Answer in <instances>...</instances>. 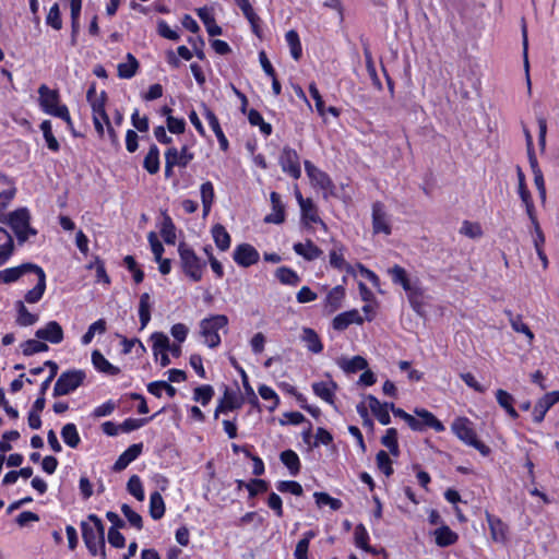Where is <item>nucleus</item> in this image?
Listing matches in <instances>:
<instances>
[{"label":"nucleus","mask_w":559,"mask_h":559,"mask_svg":"<svg viewBox=\"0 0 559 559\" xmlns=\"http://www.w3.org/2000/svg\"><path fill=\"white\" fill-rule=\"evenodd\" d=\"M472 425L471 420L466 417H459L452 423L451 429L461 441L475 448L481 455H489L491 452L490 448L477 439Z\"/></svg>","instance_id":"7ed1b4c3"},{"label":"nucleus","mask_w":559,"mask_h":559,"mask_svg":"<svg viewBox=\"0 0 559 559\" xmlns=\"http://www.w3.org/2000/svg\"><path fill=\"white\" fill-rule=\"evenodd\" d=\"M276 278L284 285L297 286L300 283L299 275L287 266H281L275 272Z\"/></svg>","instance_id":"de8ad7c7"},{"label":"nucleus","mask_w":559,"mask_h":559,"mask_svg":"<svg viewBox=\"0 0 559 559\" xmlns=\"http://www.w3.org/2000/svg\"><path fill=\"white\" fill-rule=\"evenodd\" d=\"M276 488L280 492H289L294 496H301L304 493L302 486L295 480H281L277 483Z\"/></svg>","instance_id":"338daca9"},{"label":"nucleus","mask_w":559,"mask_h":559,"mask_svg":"<svg viewBox=\"0 0 559 559\" xmlns=\"http://www.w3.org/2000/svg\"><path fill=\"white\" fill-rule=\"evenodd\" d=\"M86 378V373L81 369L63 371L57 379L53 386V396L68 395L81 386Z\"/></svg>","instance_id":"423d86ee"},{"label":"nucleus","mask_w":559,"mask_h":559,"mask_svg":"<svg viewBox=\"0 0 559 559\" xmlns=\"http://www.w3.org/2000/svg\"><path fill=\"white\" fill-rule=\"evenodd\" d=\"M282 463L288 468L290 475L296 476L300 472V460L295 451L285 450L280 454Z\"/></svg>","instance_id":"58836bf2"},{"label":"nucleus","mask_w":559,"mask_h":559,"mask_svg":"<svg viewBox=\"0 0 559 559\" xmlns=\"http://www.w3.org/2000/svg\"><path fill=\"white\" fill-rule=\"evenodd\" d=\"M338 366L346 373H355L357 371L367 369L368 362L362 356L357 355L350 359L342 358L341 360H338Z\"/></svg>","instance_id":"f704fd0d"},{"label":"nucleus","mask_w":559,"mask_h":559,"mask_svg":"<svg viewBox=\"0 0 559 559\" xmlns=\"http://www.w3.org/2000/svg\"><path fill=\"white\" fill-rule=\"evenodd\" d=\"M139 317L141 322V329H144L151 320V305L148 293H143L140 296Z\"/></svg>","instance_id":"8fccbe9b"},{"label":"nucleus","mask_w":559,"mask_h":559,"mask_svg":"<svg viewBox=\"0 0 559 559\" xmlns=\"http://www.w3.org/2000/svg\"><path fill=\"white\" fill-rule=\"evenodd\" d=\"M344 246H335L330 251V265L336 270L343 271L345 270L347 273H353V267L348 264L344 259Z\"/></svg>","instance_id":"c85d7f7f"},{"label":"nucleus","mask_w":559,"mask_h":559,"mask_svg":"<svg viewBox=\"0 0 559 559\" xmlns=\"http://www.w3.org/2000/svg\"><path fill=\"white\" fill-rule=\"evenodd\" d=\"M35 336L51 344H59L63 341L64 333L62 326L57 321H49L45 328L38 329L35 332Z\"/></svg>","instance_id":"ddd939ff"},{"label":"nucleus","mask_w":559,"mask_h":559,"mask_svg":"<svg viewBox=\"0 0 559 559\" xmlns=\"http://www.w3.org/2000/svg\"><path fill=\"white\" fill-rule=\"evenodd\" d=\"M301 340L306 343V346L309 352L313 354H319L323 349L322 342L318 335V333L311 328H304Z\"/></svg>","instance_id":"7c9ffc66"},{"label":"nucleus","mask_w":559,"mask_h":559,"mask_svg":"<svg viewBox=\"0 0 559 559\" xmlns=\"http://www.w3.org/2000/svg\"><path fill=\"white\" fill-rule=\"evenodd\" d=\"M128 491L139 501L144 500V490L141 479L138 475H132L127 484Z\"/></svg>","instance_id":"69168bd1"},{"label":"nucleus","mask_w":559,"mask_h":559,"mask_svg":"<svg viewBox=\"0 0 559 559\" xmlns=\"http://www.w3.org/2000/svg\"><path fill=\"white\" fill-rule=\"evenodd\" d=\"M393 415L395 417H399L406 421V424L409 426V428L414 431H423V425L416 417L412 416L411 414L406 413L404 409L396 407L393 408Z\"/></svg>","instance_id":"680f3d73"},{"label":"nucleus","mask_w":559,"mask_h":559,"mask_svg":"<svg viewBox=\"0 0 559 559\" xmlns=\"http://www.w3.org/2000/svg\"><path fill=\"white\" fill-rule=\"evenodd\" d=\"M121 512L127 518L130 525H132L133 527H135L139 531L143 528L142 516L139 513H136L129 504L123 503L121 506Z\"/></svg>","instance_id":"0e129e2a"},{"label":"nucleus","mask_w":559,"mask_h":559,"mask_svg":"<svg viewBox=\"0 0 559 559\" xmlns=\"http://www.w3.org/2000/svg\"><path fill=\"white\" fill-rule=\"evenodd\" d=\"M408 301L416 313L424 316V290L417 284L412 290L407 293Z\"/></svg>","instance_id":"79ce46f5"},{"label":"nucleus","mask_w":559,"mask_h":559,"mask_svg":"<svg viewBox=\"0 0 559 559\" xmlns=\"http://www.w3.org/2000/svg\"><path fill=\"white\" fill-rule=\"evenodd\" d=\"M559 402V391H552L543 395L535 404L533 411V420L540 424L546 413Z\"/></svg>","instance_id":"9b49d317"},{"label":"nucleus","mask_w":559,"mask_h":559,"mask_svg":"<svg viewBox=\"0 0 559 559\" xmlns=\"http://www.w3.org/2000/svg\"><path fill=\"white\" fill-rule=\"evenodd\" d=\"M151 340L153 341V350L155 357H157L158 352H166L169 348V338L166 334L162 332H155L151 335Z\"/></svg>","instance_id":"774afa93"},{"label":"nucleus","mask_w":559,"mask_h":559,"mask_svg":"<svg viewBox=\"0 0 559 559\" xmlns=\"http://www.w3.org/2000/svg\"><path fill=\"white\" fill-rule=\"evenodd\" d=\"M313 393L325 401L326 403L334 405L335 400V391L337 390V384L334 381L330 382H314L312 383Z\"/></svg>","instance_id":"4be33fe9"},{"label":"nucleus","mask_w":559,"mask_h":559,"mask_svg":"<svg viewBox=\"0 0 559 559\" xmlns=\"http://www.w3.org/2000/svg\"><path fill=\"white\" fill-rule=\"evenodd\" d=\"M294 251L307 261H313L320 258L323 251L308 239L306 243L297 242L294 245Z\"/></svg>","instance_id":"5701e85b"},{"label":"nucleus","mask_w":559,"mask_h":559,"mask_svg":"<svg viewBox=\"0 0 559 559\" xmlns=\"http://www.w3.org/2000/svg\"><path fill=\"white\" fill-rule=\"evenodd\" d=\"M504 313L507 314L512 329L515 332L523 333L528 338V343L532 344L534 340V333L528 328V325L523 322L522 316H514L511 310H506Z\"/></svg>","instance_id":"473e14b6"},{"label":"nucleus","mask_w":559,"mask_h":559,"mask_svg":"<svg viewBox=\"0 0 559 559\" xmlns=\"http://www.w3.org/2000/svg\"><path fill=\"white\" fill-rule=\"evenodd\" d=\"M313 497L316 499V503L319 507L330 506V508L332 510L336 511V510H340L343 506V503L340 499L333 498L326 492L317 491L313 493Z\"/></svg>","instance_id":"4d7b16f0"},{"label":"nucleus","mask_w":559,"mask_h":559,"mask_svg":"<svg viewBox=\"0 0 559 559\" xmlns=\"http://www.w3.org/2000/svg\"><path fill=\"white\" fill-rule=\"evenodd\" d=\"M211 11H213V9L205 5L202 8H198L195 10V13L205 25L210 36H219L223 34V29L219 25L216 24L215 19Z\"/></svg>","instance_id":"412c9836"},{"label":"nucleus","mask_w":559,"mask_h":559,"mask_svg":"<svg viewBox=\"0 0 559 559\" xmlns=\"http://www.w3.org/2000/svg\"><path fill=\"white\" fill-rule=\"evenodd\" d=\"M214 395V389L210 384L200 385L193 391V400L203 406L207 405Z\"/></svg>","instance_id":"bf43d9fd"},{"label":"nucleus","mask_w":559,"mask_h":559,"mask_svg":"<svg viewBox=\"0 0 559 559\" xmlns=\"http://www.w3.org/2000/svg\"><path fill=\"white\" fill-rule=\"evenodd\" d=\"M164 408H162L159 412L154 414L153 416L148 418H127L122 424L119 425V428L123 432H131L133 430H136L141 428L142 426L146 425L151 419H153L156 415L162 413Z\"/></svg>","instance_id":"5fc2aeb1"},{"label":"nucleus","mask_w":559,"mask_h":559,"mask_svg":"<svg viewBox=\"0 0 559 559\" xmlns=\"http://www.w3.org/2000/svg\"><path fill=\"white\" fill-rule=\"evenodd\" d=\"M345 296V289L343 286L338 285L333 287L325 298L326 307L330 308V312L336 311L342 306V300Z\"/></svg>","instance_id":"37998d69"},{"label":"nucleus","mask_w":559,"mask_h":559,"mask_svg":"<svg viewBox=\"0 0 559 559\" xmlns=\"http://www.w3.org/2000/svg\"><path fill=\"white\" fill-rule=\"evenodd\" d=\"M371 413L376 416L380 424L386 426L391 423L389 414V403H380V401L372 394L367 396Z\"/></svg>","instance_id":"aec40b11"},{"label":"nucleus","mask_w":559,"mask_h":559,"mask_svg":"<svg viewBox=\"0 0 559 559\" xmlns=\"http://www.w3.org/2000/svg\"><path fill=\"white\" fill-rule=\"evenodd\" d=\"M33 273L37 275V284L25 294V301L28 304L38 302L46 289V274L44 270L37 265Z\"/></svg>","instance_id":"6ab92c4d"},{"label":"nucleus","mask_w":559,"mask_h":559,"mask_svg":"<svg viewBox=\"0 0 559 559\" xmlns=\"http://www.w3.org/2000/svg\"><path fill=\"white\" fill-rule=\"evenodd\" d=\"M433 535L436 537V544L439 547L452 546L459 539V535L455 532H453L448 525H441L433 532Z\"/></svg>","instance_id":"bb28decb"},{"label":"nucleus","mask_w":559,"mask_h":559,"mask_svg":"<svg viewBox=\"0 0 559 559\" xmlns=\"http://www.w3.org/2000/svg\"><path fill=\"white\" fill-rule=\"evenodd\" d=\"M296 198L301 209L302 221L323 224L322 219L318 216L317 213H312L311 215L308 214V209L313 210V203L311 199L305 200L298 190L296 191Z\"/></svg>","instance_id":"c03bdc74"},{"label":"nucleus","mask_w":559,"mask_h":559,"mask_svg":"<svg viewBox=\"0 0 559 559\" xmlns=\"http://www.w3.org/2000/svg\"><path fill=\"white\" fill-rule=\"evenodd\" d=\"M167 151H175L176 166L187 167L188 164L194 158V154L189 151L187 145H183L180 151L176 147H169Z\"/></svg>","instance_id":"052dcab7"},{"label":"nucleus","mask_w":559,"mask_h":559,"mask_svg":"<svg viewBox=\"0 0 559 559\" xmlns=\"http://www.w3.org/2000/svg\"><path fill=\"white\" fill-rule=\"evenodd\" d=\"M233 259L239 266L249 267L259 262L260 254L252 245L243 242L235 248Z\"/></svg>","instance_id":"6e6552de"},{"label":"nucleus","mask_w":559,"mask_h":559,"mask_svg":"<svg viewBox=\"0 0 559 559\" xmlns=\"http://www.w3.org/2000/svg\"><path fill=\"white\" fill-rule=\"evenodd\" d=\"M165 502L158 491H154L150 497V515L153 520H159L165 514Z\"/></svg>","instance_id":"a19ab883"},{"label":"nucleus","mask_w":559,"mask_h":559,"mask_svg":"<svg viewBox=\"0 0 559 559\" xmlns=\"http://www.w3.org/2000/svg\"><path fill=\"white\" fill-rule=\"evenodd\" d=\"M228 318L225 314H214L201 320L200 333L205 338V344L210 348H215L221 344L218 330L227 326Z\"/></svg>","instance_id":"20e7f679"},{"label":"nucleus","mask_w":559,"mask_h":559,"mask_svg":"<svg viewBox=\"0 0 559 559\" xmlns=\"http://www.w3.org/2000/svg\"><path fill=\"white\" fill-rule=\"evenodd\" d=\"M20 346L24 356H32L37 353L47 352L49 349L45 342H40L38 340H27Z\"/></svg>","instance_id":"864d4df0"},{"label":"nucleus","mask_w":559,"mask_h":559,"mask_svg":"<svg viewBox=\"0 0 559 559\" xmlns=\"http://www.w3.org/2000/svg\"><path fill=\"white\" fill-rule=\"evenodd\" d=\"M241 405L242 402L238 399L237 394L226 386L223 399L219 401V404L214 412V418H218L221 413L238 409Z\"/></svg>","instance_id":"f3484780"},{"label":"nucleus","mask_w":559,"mask_h":559,"mask_svg":"<svg viewBox=\"0 0 559 559\" xmlns=\"http://www.w3.org/2000/svg\"><path fill=\"white\" fill-rule=\"evenodd\" d=\"M389 273L392 276L393 283L401 285L406 293L408 290H412V288L417 285V283L411 282L405 269L397 264H395L393 267L389 269Z\"/></svg>","instance_id":"2f4dec72"},{"label":"nucleus","mask_w":559,"mask_h":559,"mask_svg":"<svg viewBox=\"0 0 559 559\" xmlns=\"http://www.w3.org/2000/svg\"><path fill=\"white\" fill-rule=\"evenodd\" d=\"M31 223V214L26 207L16 209L10 212V227L13 231L25 229Z\"/></svg>","instance_id":"a878e982"},{"label":"nucleus","mask_w":559,"mask_h":559,"mask_svg":"<svg viewBox=\"0 0 559 559\" xmlns=\"http://www.w3.org/2000/svg\"><path fill=\"white\" fill-rule=\"evenodd\" d=\"M39 105L41 109L51 116L64 120L69 128H72V120L66 105L59 104V93L56 90H50L47 85L43 84L38 88Z\"/></svg>","instance_id":"f257e3e1"},{"label":"nucleus","mask_w":559,"mask_h":559,"mask_svg":"<svg viewBox=\"0 0 559 559\" xmlns=\"http://www.w3.org/2000/svg\"><path fill=\"white\" fill-rule=\"evenodd\" d=\"M285 37L290 48L292 57L294 58V60L298 61L302 56V48L298 33L294 29H290L286 33Z\"/></svg>","instance_id":"3c124183"},{"label":"nucleus","mask_w":559,"mask_h":559,"mask_svg":"<svg viewBox=\"0 0 559 559\" xmlns=\"http://www.w3.org/2000/svg\"><path fill=\"white\" fill-rule=\"evenodd\" d=\"M40 130L43 131L44 139L47 143L48 148L51 150L52 152H58L60 150V144L52 134L50 121L44 120L40 124Z\"/></svg>","instance_id":"6e6d98bb"},{"label":"nucleus","mask_w":559,"mask_h":559,"mask_svg":"<svg viewBox=\"0 0 559 559\" xmlns=\"http://www.w3.org/2000/svg\"><path fill=\"white\" fill-rule=\"evenodd\" d=\"M496 400L499 406L502 407L511 418H519V413L513 406L515 402L513 395H511L506 390L498 389L496 391Z\"/></svg>","instance_id":"cd10ccee"},{"label":"nucleus","mask_w":559,"mask_h":559,"mask_svg":"<svg viewBox=\"0 0 559 559\" xmlns=\"http://www.w3.org/2000/svg\"><path fill=\"white\" fill-rule=\"evenodd\" d=\"M415 415L420 418V423L423 425V430L425 428H431L437 432L443 431L444 425L429 411L425 408H415Z\"/></svg>","instance_id":"b1692460"},{"label":"nucleus","mask_w":559,"mask_h":559,"mask_svg":"<svg viewBox=\"0 0 559 559\" xmlns=\"http://www.w3.org/2000/svg\"><path fill=\"white\" fill-rule=\"evenodd\" d=\"M37 267V264L34 263H23L15 267H9L3 270V283L9 284L17 281L25 273L32 272Z\"/></svg>","instance_id":"c756f323"},{"label":"nucleus","mask_w":559,"mask_h":559,"mask_svg":"<svg viewBox=\"0 0 559 559\" xmlns=\"http://www.w3.org/2000/svg\"><path fill=\"white\" fill-rule=\"evenodd\" d=\"M273 213L264 217L266 224H282L285 221V205L282 202L281 195L273 191L270 194Z\"/></svg>","instance_id":"a211bd4d"},{"label":"nucleus","mask_w":559,"mask_h":559,"mask_svg":"<svg viewBox=\"0 0 559 559\" xmlns=\"http://www.w3.org/2000/svg\"><path fill=\"white\" fill-rule=\"evenodd\" d=\"M15 308L17 311L16 323L20 326H29L37 322L38 317L31 313L22 300H17L15 302Z\"/></svg>","instance_id":"ea45409f"},{"label":"nucleus","mask_w":559,"mask_h":559,"mask_svg":"<svg viewBox=\"0 0 559 559\" xmlns=\"http://www.w3.org/2000/svg\"><path fill=\"white\" fill-rule=\"evenodd\" d=\"M280 165L284 173H287L294 179H298L301 176L299 156L297 152L289 147L285 146L280 156Z\"/></svg>","instance_id":"0eeeda50"},{"label":"nucleus","mask_w":559,"mask_h":559,"mask_svg":"<svg viewBox=\"0 0 559 559\" xmlns=\"http://www.w3.org/2000/svg\"><path fill=\"white\" fill-rule=\"evenodd\" d=\"M372 229L374 234L390 235L392 231L385 206L380 201L372 204Z\"/></svg>","instance_id":"1a4fd4ad"},{"label":"nucleus","mask_w":559,"mask_h":559,"mask_svg":"<svg viewBox=\"0 0 559 559\" xmlns=\"http://www.w3.org/2000/svg\"><path fill=\"white\" fill-rule=\"evenodd\" d=\"M362 324L364 318L359 314L358 310L353 309L338 313L332 321V326L336 331H344L350 324Z\"/></svg>","instance_id":"4468645a"},{"label":"nucleus","mask_w":559,"mask_h":559,"mask_svg":"<svg viewBox=\"0 0 559 559\" xmlns=\"http://www.w3.org/2000/svg\"><path fill=\"white\" fill-rule=\"evenodd\" d=\"M160 236L167 245L176 243V226L171 217L166 212L163 213Z\"/></svg>","instance_id":"e433bc0d"},{"label":"nucleus","mask_w":559,"mask_h":559,"mask_svg":"<svg viewBox=\"0 0 559 559\" xmlns=\"http://www.w3.org/2000/svg\"><path fill=\"white\" fill-rule=\"evenodd\" d=\"M61 437L64 441V443L70 448H76L80 442L81 438L79 436L76 426L72 423L66 424L61 429Z\"/></svg>","instance_id":"a18cd8bd"},{"label":"nucleus","mask_w":559,"mask_h":559,"mask_svg":"<svg viewBox=\"0 0 559 559\" xmlns=\"http://www.w3.org/2000/svg\"><path fill=\"white\" fill-rule=\"evenodd\" d=\"M381 443L389 449L392 455H399L397 430L395 428L386 429L385 435L381 438Z\"/></svg>","instance_id":"603ef678"},{"label":"nucleus","mask_w":559,"mask_h":559,"mask_svg":"<svg viewBox=\"0 0 559 559\" xmlns=\"http://www.w3.org/2000/svg\"><path fill=\"white\" fill-rule=\"evenodd\" d=\"M212 236L221 251H226L230 247V236L222 224H215L212 227Z\"/></svg>","instance_id":"c9c22d12"},{"label":"nucleus","mask_w":559,"mask_h":559,"mask_svg":"<svg viewBox=\"0 0 559 559\" xmlns=\"http://www.w3.org/2000/svg\"><path fill=\"white\" fill-rule=\"evenodd\" d=\"M486 520L488 522L491 539L495 543L506 544L508 542V525L498 516L486 511Z\"/></svg>","instance_id":"f8f14e48"},{"label":"nucleus","mask_w":559,"mask_h":559,"mask_svg":"<svg viewBox=\"0 0 559 559\" xmlns=\"http://www.w3.org/2000/svg\"><path fill=\"white\" fill-rule=\"evenodd\" d=\"M143 167L151 175H155L158 173V170H159V150L155 144H152L150 146V150L143 160Z\"/></svg>","instance_id":"4c0bfd02"},{"label":"nucleus","mask_w":559,"mask_h":559,"mask_svg":"<svg viewBox=\"0 0 559 559\" xmlns=\"http://www.w3.org/2000/svg\"><path fill=\"white\" fill-rule=\"evenodd\" d=\"M304 165L307 176L311 182L318 186L320 189L332 193L334 185L330 176L316 167L310 160H305Z\"/></svg>","instance_id":"9d476101"},{"label":"nucleus","mask_w":559,"mask_h":559,"mask_svg":"<svg viewBox=\"0 0 559 559\" xmlns=\"http://www.w3.org/2000/svg\"><path fill=\"white\" fill-rule=\"evenodd\" d=\"M377 466L378 468L385 475L391 476L393 474V467H392V461L389 456V454L380 450L376 455Z\"/></svg>","instance_id":"e2e57ef3"},{"label":"nucleus","mask_w":559,"mask_h":559,"mask_svg":"<svg viewBox=\"0 0 559 559\" xmlns=\"http://www.w3.org/2000/svg\"><path fill=\"white\" fill-rule=\"evenodd\" d=\"M87 520L94 524L92 527L86 521L81 522L82 538L84 544L98 542L100 557L105 559V526L103 521L96 514H88Z\"/></svg>","instance_id":"39448f33"},{"label":"nucleus","mask_w":559,"mask_h":559,"mask_svg":"<svg viewBox=\"0 0 559 559\" xmlns=\"http://www.w3.org/2000/svg\"><path fill=\"white\" fill-rule=\"evenodd\" d=\"M127 60L128 62L119 63L117 67L120 79H131L139 70L140 63L132 53H127Z\"/></svg>","instance_id":"72a5a7b5"},{"label":"nucleus","mask_w":559,"mask_h":559,"mask_svg":"<svg viewBox=\"0 0 559 559\" xmlns=\"http://www.w3.org/2000/svg\"><path fill=\"white\" fill-rule=\"evenodd\" d=\"M178 253L180 258V265L182 272L193 282H200L203 276V269L206 263L202 261L194 250L185 241L178 246Z\"/></svg>","instance_id":"f03ea898"},{"label":"nucleus","mask_w":559,"mask_h":559,"mask_svg":"<svg viewBox=\"0 0 559 559\" xmlns=\"http://www.w3.org/2000/svg\"><path fill=\"white\" fill-rule=\"evenodd\" d=\"M92 364L95 367L96 370L99 372L109 374V376H117L120 373V369L114 365H111L105 356L97 349L93 350L92 353Z\"/></svg>","instance_id":"393cba45"},{"label":"nucleus","mask_w":559,"mask_h":559,"mask_svg":"<svg viewBox=\"0 0 559 559\" xmlns=\"http://www.w3.org/2000/svg\"><path fill=\"white\" fill-rule=\"evenodd\" d=\"M142 450H143V443H141V442L130 445L124 452H122L119 455V457L117 459V461L115 462V464L112 466V471L121 472L124 468H127V466L131 462H133L134 460H136L139 457V455L142 453Z\"/></svg>","instance_id":"2eb2a0df"},{"label":"nucleus","mask_w":559,"mask_h":559,"mask_svg":"<svg viewBox=\"0 0 559 559\" xmlns=\"http://www.w3.org/2000/svg\"><path fill=\"white\" fill-rule=\"evenodd\" d=\"M106 100L107 94L103 91L99 95L98 100H94L91 106L93 110V119L96 118L103 120L105 123H108L110 122V120L105 109Z\"/></svg>","instance_id":"09e8293b"},{"label":"nucleus","mask_w":559,"mask_h":559,"mask_svg":"<svg viewBox=\"0 0 559 559\" xmlns=\"http://www.w3.org/2000/svg\"><path fill=\"white\" fill-rule=\"evenodd\" d=\"M200 193H201V201H202V206H203V215L206 216L211 211V207H212V204L214 201V197H215L212 182L206 181V182L202 183L201 188H200Z\"/></svg>","instance_id":"49530a36"},{"label":"nucleus","mask_w":559,"mask_h":559,"mask_svg":"<svg viewBox=\"0 0 559 559\" xmlns=\"http://www.w3.org/2000/svg\"><path fill=\"white\" fill-rule=\"evenodd\" d=\"M202 107H203V115H204L205 119L207 120L210 127L212 128L213 132L215 133V135L218 140L221 150L226 152L228 150V141L221 128L218 118L205 104H202Z\"/></svg>","instance_id":"dca6fc26"},{"label":"nucleus","mask_w":559,"mask_h":559,"mask_svg":"<svg viewBox=\"0 0 559 559\" xmlns=\"http://www.w3.org/2000/svg\"><path fill=\"white\" fill-rule=\"evenodd\" d=\"M105 332H106V321L104 319H99L88 326L87 331L81 338L82 344H84V345L90 344L96 333L103 334Z\"/></svg>","instance_id":"13d9d810"}]
</instances>
